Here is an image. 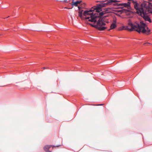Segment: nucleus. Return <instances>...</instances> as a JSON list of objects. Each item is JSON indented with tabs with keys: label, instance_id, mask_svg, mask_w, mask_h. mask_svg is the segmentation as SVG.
Returning a JSON list of instances; mask_svg holds the SVG:
<instances>
[{
	"label": "nucleus",
	"instance_id": "nucleus-6",
	"mask_svg": "<svg viewBox=\"0 0 152 152\" xmlns=\"http://www.w3.org/2000/svg\"><path fill=\"white\" fill-rule=\"evenodd\" d=\"M96 22V25H93L91 23H89V24L92 27H94L96 29H97L98 28V26H105L106 25V24L104 22H102V20L101 18H99L98 20H97Z\"/></svg>",
	"mask_w": 152,
	"mask_h": 152
},
{
	"label": "nucleus",
	"instance_id": "nucleus-2",
	"mask_svg": "<svg viewBox=\"0 0 152 152\" xmlns=\"http://www.w3.org/2000/svg\"><path fill=\"white\" fill-rule=\"evenodd\" d=\"M145 7L140 16L142 17L145 21L151 22V20L149 17L150 14H152V4L149 2L145 3L142 5Z\"/></svg>",
	"mask_w": 152,
	"mask_h": 152
},
{
	"label": "nucleus",
	"instance_id": "nucleus-5",
	"mask_svg": "<svg viewBox=\"0 0 152 152\" xmlns=\"http://www.w3.org/2000/svg\"><path fill=\"white\" fill-rule=\"evenodd\" d=\"M100 4H97L96 6H94L92 7L91 9L89 10H86L83 13V15L86 17L90 16V15L91 14H94L93 13H89V12H92L95 10H96V11L98 13H99L101 10L102 7L101 6H100Z\"/></svg>",
	"mask_w": 152,
	"mask_h": 152
},
{
	"label": "nucleus",
	"instance_id": "nucleus-18",
	"mask_svg": "<svg viewBox=\"0 0 152 152\" xmlns=\"http://www.w3.org/2000/svg\"><path fill=\"white\" fill-rule=\"evenodd\" d=\"M111 9V8H108L106 9L105 11L107 13L109 12V11L110 10V9Z\"/></svg>",
	"mask_w": 152,
	"mask_h": 152
},
{
	"label": "nucleus",
	"instance_id": "nucleus-13",
	"mask_svg": "<svg viewBox=\"0 0 152 152\" xmlns=\"http://www.w3.org/2000/svg\"><path fill=\"white\" fill-rule=\"evenodd\" d=\"M83 11V10H80L78 11V12L79 13V16L81 18H82L83 16H82V13Z\"/></svg>",
	"mask_w": 152,
	"mask_h": 152
},
{
	"label": "nucleus",
	"instance_id": "nucleus-23",
	"mask_svg": "<svg viewBox=\"0 0 152 152\" xmlns=\"http://www.w3.org/2000/svg\"><path fill=\"white\" fill-rule=\"evenodd\" d=\"M96 2H101V1H96Z\"/></svg>",
	"mask_w": 152,
	"mask_h": 152
},
{
	"label": "nucleus",
	"instance_id": "nucleus-26",
	"mask_svg": "<svg viewBox=\"0 0 152 152\" xmlns=\"http://www.w3.org/2000/svg\"><path fill=\"white\" fill-rule=\"evenodd\" d=\"M102 104H101L100 105H102Z\"/></svg>",
	"mask_w": 152,
	"mask_h": 152
},
{
	"label": "nucleus",
	"instance_id": "nucleus-1",
	"mask_svg": "<svg viewBox=\"0 0 152 152\" xmlns=\"http://www.w3.org/2000/svg\"><path fill=\"white\" fill-rule=\"evenodd\" d=\"M128 24L131 27V28H129L128 26H123L121 28L119 29V30H126L130 31H135L139 33H142L146 35H149L151 34L150 29L143 21H140V23L137 22L132 23L129 21Z\"/></svg>",
	"mask_w": 152,
	"mask_h": 152
},
{
	"label": "nucleus",
	"instance_id": "nucleus-21",
	"mask_svg": "<svg viewBox=\"0 0 152 152\" xmlns=\"http://www.w3.org/2000/svg\"><path fill=\"white\" fill-rule=\"evenodd\" d=\"M78 8L79 10H80V9L81 8V7L80 6H78Z\"/></svg>",
	"mask_w": 152,
	"mask_h": 152
},
{
	"label": "nucleus",
	"instance_id": "nucleus-20",
	"mask_svg": "<svg viewBox=\"0 0 152 152\" xmlns=\"http://www.w3.org/2000/svg\"><path fill=\"white\" fill-rule=\"evenodd\" d=\"M145 44H147V45H150V43H148H148H145L144 44V45H145Z\"/></svg>",
	"mask_w": 152,
	"mask_h": 152
},
{
	"label": "nucleus",
	"instance_id": "nucleus-3",
	"mask_svg": "<svg viewBox=\"0 0 152 152\" xmlns=\"http://www.w3.org/2000/svg\"><path fill=\"white\" fill-rule=\"evenodd\" d=\"M95 13L94 14H91L90 16L86 17L85 18V20L88 19V21L96 23L97 20L99 18H101L102 20V22H104V20L101 17L105 14L107 13L105 10L98 13Z\"/></svg>",
	"mask_w": 152,
	"mask_h": 152
},
{
	"label": "nucleus",
	"instance_id": "nucleus-17",
	"mask_svg": "<svg viewBox=\"0 0 152 152\" xmlns=\"http://www.w3.org/2000/svg\"><path fill=\"white\" fill-rule=\"evenodd\" d=\"M113 5L114 6H122V4H121L115 3Z\"/></svg>",
	"mask_w": 152,
	"mask_h": 152
},
{
	"label": "nucleus",
	"instance_id": "nucleus-11",
	"mask_svg": "<svg viewBox=\"0 0 152 152\" xmlns=\"http://www.w3.org/2000/svg\"><path fill=\"white\" fill-rule=\"evenodd\" d=\"M102 26H98L97 29L99 31H104L107 28L106 27Z\"/></svg>",
	"mask_w": 152,
	"mask_h": 152
},
{
	"label": "nucleus",
	"instance_id": "nucleus-16",
	"mask_svg": "<svg viewBox=\"0 0 152 152\" xmlns=\"http://www.w3.org/2000/svg\"><path fill=\"white\" fill-rule=\"evenodd\" d=\"M124 13H125L126 14H127L128 12H130L129 10L126 9H124Z\"/></svg>",
	"mask_w": 152,
	"mask_h": 152
},
{
	"label": "nucleus",
	"instance_id": "nucleus-10",
	"mask_svg": "<svg viewBox=\"0 0 152 152\" xmlns=\"http://www.w3.org/2000/svg\"><path fill=\"white\" fill-rule=\"evenodd\" d=\"M122 6H124V7H127L128 9H129L130 7V3L128 2L127 3H123L121 4Z\"/></svg>",
	"mask_w": 152,
	"mask_h": 152
},
{
	"label": "nucleus",
	"instance_id": "nucleus-19",
	"mask_svg": "<svg viewBox=\"0 0 152 152\" xmlns=\"http://www.w3.org/2000/svg\"><path fill=\"white\" fill-rule=\"evenodd\" d=\"M43 69H48V67H43L42 68Z\"/></svg>",
	"mask_w": 152,
	"mask_h": 152
},
{
	"label": "nucleus",
	"instance_id": "nucleus-12",
	"mask_svg": "<svg viewBox=\"0 0 152 152\" xmlns=\"http://www.w3.org/2000/svg\"><path fill=\"white\" fill-rule=\"evenodd\" d=\"M82 2L81 1H77L76 2H74L73 1L72 2L71 4L72 5L75 6L76 7L77 6L78 4H80Z\"/></svg>",
	"mask_w": 152,
	"mask_h": 152
},
{
	"label": "nucleus",
	"instance_id": "nucleus-14",
	"mask_svg": "<svg viewBox=\"0 0 152 152\" xmlns=\"http://www.w3.org/2000/svg\"><path fill=\"white\" fill-rule=\"evenodd\" d=\"M110 3V5H111L113 2H119L120 1H117L116 0H109Z\"/></svg>",
	"mask_w": 152,
	"mask_h": 152
},
{
	"label": "nucleus",
	"instance_id": "nucleus-25",
	"mask_svg": "<svg viewBox=\"0 0 152 152\" xmlns=\"http://www.w3.org/2000/svg\"><path fill=\"white\" fill-rule=\"evenodd\" d=\"M118 15L119 16H120V15Z\"/></svg>",
	"mask_w": 152,
	"mask_h": 152
},
{
	"label": "nucleus",
	"instance_id": "nucleus-22",
	"mask_svg": "<svg viewBox=\"0 0 152 152\" xmlns=\"http://www.w3.org/2000/svg\"><path fill=\"white\" fill-rule=\"evenodd\" d=\"M64 1L65 2H67V0H65Z\"/></svg>",
	"mask_w": 152,
	"mask_h": 152
},
{
	"label": "nucleus",
	"instance_id": "nucleus-9",
	"mask_svg": "<svg viewBox=\"0 0 152 152\" xmlns=\"http://www.w3.org/2000/svg\"><path fill=\"white\" fill-rule=\"evenodd\" d=\"M117 27V25L116 24V20H114L113 22V23L110 26V28L108 30L110 31V30L116 28Z\"/></svg>",
	"mask_w": 152,
	"mask_h": 152
},
{
	"label": "nucleus",
	"instance_id": "nucleus-8",
	"mask_svg": "<svg viewBox=\"0 0 152 152\" xmlns=\"http://www.w3.org/2000/svg\"><path fill=\"white\" fill-rule=\"evenodd\" d=\"M100 4H101L100 6H101L102 8L105 7L108 5H110L109 0H107L106 2V1H101V2Z\"/></svg>",
	"mask_w": 152,
	"mask_h": 152
},
{
	"label": "nucleus",
	"instance_id": "nucleus-7",
	"mask_svg": "<svg viewBox=\"0 0 152 152\" xmlns=\"http://www.w3.org/2000/svg\"><path fill=\"white\" fill-rule=\"evenodd\" d=\"M61 146V145H56V146H52V145H46L44 147V150L46 152H51V151H50L48 150L51 147H52L53 148L54 147H59V146Z\"/></svg>",
	"mask_w": 152,
	"mask_h": 152
},
{
	"label": "nucleus",
	"instance_id": "nucleus-24",
	"mask_svg": "<svg viewBox=\"0 0 152 152\" xmlns=\"http://www.w3.org/2000/svg\"><path fill=\"white\" fill-rule=\"evenodd\" d=\"M116 9H118V8H116Z\"/></svg>",
	"mask_w": 152,
	"mask_h": 152
},
{
	"label": "nucleus",
	"instance_id": "nucleus-4",
	"mask_svg": "<svg viewBox=\"0 0 152 152\" xmlns=\"http://www.w3.org/2000/svg\"><path fill=\"white\" fill-rule=\"evenodd\" d=\"M129 0V1H131L134 4V9L137 10L136 13L139 15H140V16L142 12V11L145 7L144 6L142 5L143 4H144V3H147V1H144L140 4V7H139L138 4L136 1H134L133 0Z\"/></svg>",
	"mask_w": 152,
	"mask_h": 152
},
{
	"label": "nucleus",
	"instance_id": "nucleus-15",
	"mask_svg": "<svg viewBox=\"0 0 152 152\" xmlns=\"http://www.w3.org/2000/svg\"><path fill=\"white\" fill-rule=\"evenodd\" d=\"M115 12H120L121 14H122L124 12V9H123L121 10H116L115 11Z\"/></svg>",
	"mask_w": 152,
	"mask_h": 152
}]
</instances>
